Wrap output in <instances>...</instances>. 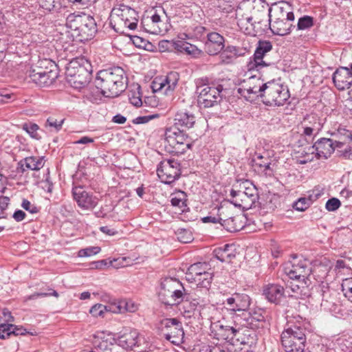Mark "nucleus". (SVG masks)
Instances as JSON below:
<instances>
[{
    "mask_svg": "<svg viewBox=\"0 0 352 352\" xmlns=\"http://www.w3.org/2000/svg\"><path fill=\"white\" fill-rule=\"evenodd\" d=\"M285 273L290 279L298 283L291 285V289L296 297L305 298L311 295L312 265L309 260L302 256H294L285 267Z\"/></svg>",
    "mask_w": 352,
    "mask_h": 352,
    "instance_id": "f257e3e1",
    "label": "nucleus"
},
{
    "mask_svg": "<svg viewBox=\"0 0 352 352\" xmlns=\"http://www.w3.org/2000/svg\"><path fill=\"white\" fill-rule=\"evenodd\" d=\"M95 82L105 97L113 98L124 91L127 77L122 68L116 67L100 70L97 74Z\"/></svg>",
    "mask_w": 352,
    "mask_h": 352,
    "instance_id": "f03ea898",
    "label": "nucleus"
},
{
    "mask_svg": "<svg viewBox=\"0 0 352 352\" xmlns=\"http://www.w3.org/2000/svg\"><path fill=\"white\" fill-rule=\"evenodd\" d=\"M306 329L300 324L288 322L281 333V344L285 352H303L306 343Z\"/></svg>",
    "mask_w": 352,
    "mask_h": 352,
    "instance_id": "7ed1b4c3",
    "label": "nucleus"
},
{
    "mask_svg": "<svg viewBox=\"0 0 352 352\" xmlns=\"http://www.w3.org/2000/svg\"><path fill=\"white\" fill-rule=\"evenodd\" d=\"M38 64L39 65L30 70L28 74L30 80L39 87L50 86L58 77L56 65L47 59L39 61Z\"/></svg>",
    "mask_w": 352,
    "mask_h": 352,
    "instance_id": "20e7f679",
    "label": "nucleus"
},
{
    "mask_svg": "<svg viewBox=\"0 0 352 352\" xmlns=\"http://www.w3.org/2000/svg\"><path fill=\"white\" fill-rule=\"evenodd\" d=\"M241 189L230 190L231 203L243 210L252 208L258 199V191L256 186L249 180H245L241 184Z\"/></svg>",
    "mask_w": 352,
    "mask_h": 352,
    "instance_id": "39448f33",
    "label": "nucleus"
},
{
    "mask_svg": "<svg viewBox=\"0 0 352 352\" xmlns=\"http://www.w3.org/2000/svg\"><path fill=\"white\" fill-rule=\"evenodd\" d=\"M206 80L201 78L197 81L196 93L198 94V104L204 108H210L219 104L222 100L223 86H210L205 82Z\"/></svg>",
    "mask_w": 352,
    "mask_h": 352,
    "instance_id": "423d86ee",
    "label": "nucleus"
},
{
    "mask_svg": "<svg viewBox=\"0 0 352 352\" xmlns=\"http://www.w3.org/2000/svg\"><path fill=\"white\" fill-rule=\"evenodd\" d=\"M157 328L165 339L173 344L179 346L184 342V331L177 318H164L157 323Z\"/></svg>",
    "mask_w": 352,
    "mask_h": 352,
    "instance_id": "0eeeda50",
    "label": "nucleus"
},
{
    "mask_svg": "<svg viewBox=\"0 0 352 352\" xmlns=\"http://www.w3.org/2000/svg\"><path fill=\"white\" fill-rule=\"evenodd\" d=\"M290 97L287 86L274 80L267 82L266 88L262 96L264 104L268 106H283Z\"/></svg>",
    "mask_w": 352,
    "mask_h": 352,
    "instance_id": "6e6552de",
    "label": "nucleus"
},
{
    "mask_svg": "<svg viewBox=\"0 0 352 352\" xmlns=\"http://www.w3.org/2000/svg\"><path fill=\"white\" fill-rule=\"evenodd\" d=\"M165 139L177 154H184L192 145L188 136L177 126H171L165 131Z\"/></svg>",
    "mask_w": 352,
    "mask_h": 352,
    "instance_id": "1a4fd4ad",
    "label": "nucleus"
},
{
    "mask_svg": "<svg viewBox=\"0 0 352 352\" xmlns=\"http://www.w3.org/2000/svg\"><path fill=\"white\" fill-rule=\"evenodd\" d=\"M157 174L162 183L170 184L181 175L179 162L175 159H166L157 165Z\"/></svg>",
    "mask_w": 352,
    "mask_h": 352,
    "instance_id": "9d476101",
    "label": "nucleus"
},
{
    "mask_svg": "<svg viewBox=\"0 0 352 352\" xmlns=\"http://www.w3.org/2000/svg\"><path fill=\"white\" fill-rule=\"evenodd\" d=\"M266 85L267 82L264 83L259 77L252 76L240 85L238 93L247 100L252 101L256 98H262Z\"/></svg>",
    "mask_w": 352,
    "mask_h": 352,
    "instance_id": "9b49d317",
    "label": "nucleus"
},
{
    "mask_svg": "<svg viewBox=\"0 0 352 352\" xmlns=\"http://www.w3.org/2000/svg\"><path fill=\"white\" fill-rule=\"evenodd\" d=\"M161 289L170 294V301L164 302L166 305H178L188 298V291L177 278H166L161 283Z\"/></svg>",
    "mask_w": 352,
    "mask_h": 352,
    "instance_id": "f8f14e48",
    "label": "nucleus"
},
{
    "mask_svg": "<svg viewBox=\"0 0 352 352\" xmlns=\"http://www.w3.org/2000/svg\"><path fill=\"white\" fill-rule=\"evenodd\" d=\"M234 318V326L224 325L220 322L212 324L210 327V336L214 339L225 340L232 344L234 336H237L239 333L238 323L241 319V316L236 315Z\"/></svg>",
    "mask_w": 352,
    "mask_h": 352,
    "instance_id": "ddd939ff",
    "label": "nucleus"
},
{
    "mask_svg": "<svg viewBox=\"0 0 352 352\" xmlns=\"http://www.w3.org/2000/svg\"><path fill=\"white\" fill-rule=\"evenodd\" d=\"M131 7L120 4L112 10L113 22L111 24L116 32L125 33V30H132V14Z\"/></svg>",
    "mask_w": 352,
    "mask_h": 352,
    "instance_id": "4468645a",
    "label": "nucleus"
},
{
    "mask_svg": "<svg viewBox=\"0 0 352 352\" xmlns=\"http://www.w3.org/2000/svg\"><path fill=\"white\" fill-rule=\"evenodd\" d=\"M74 17V30L78 31V35L80 36L81 40H89L93 38L97 32V25L94 17L89 15L69 16L67 20Z\"/></svg>",
    "mask_w": 352,
    "mask_h": 352,
    "instance_id": "2eb2a0df",
    "label": "nucleus"
},
{
    "mask_svg": "<svg viewBox=\"0 0 352 352\" xmlns=\"http://www.w3.org/2000/svg\"><path fill=\"white\" fill-rule=\"evenodd\" d=\"M272 49V45L270 41H259L253 56L250 58L247 64L248 71H257L261 72L265 67L270 66V63H267L263 60V57L265 54L271 51Z\"/></svg>",
    "mask_w": 352,
    "mask_h": 352,
    "instance_id": "dca6fc26",
    "label": "nucleus"
},
{
    "mask_svg": "<svg viewBox=\"0 0 352 352\" xmlns=\"http://www.w3.org/2000/svg\"><path fill=\"white\" fill-rule=\"evenodd\" d=\"M179 75L177 72H170L166 76H157L152 81L153 92L164 91L165 95H171L177 86Z\"/></svg>",
    "mask_w": 352,
    "mask_h": 352,
    "instance_id": "f3484780",
    "label": "nucleus"
},
{
    "mask_svg": "<svg viewBox=\"0 0 352 352\" xmlns=\"http://www.w3.org/2000/svg\"><path fill=\"white\" fill-rule=\"evenodd\" d=\"M252 300L249 295L245 293L235 292L228 297L223 302L225 307L232 314L243 312L250 310Z\"/></svg>",
    "mask_w": 352,
    "mask_h": 352,
    "instance_id": "a211bd4d",
    "label": "nucleus"
},
{
    "mask_svg": "<svg viewBox=\"0 0 352 352\" xmlns=\"http://www.w3.org/2000/svg\"><path fill=\"white\" fill-rule=\"evenodd\" d=\"M72 195L78 206L82 210H91L98 204V199L92 192L87 191L82 186L74 187Z\"/></svg>",
    "mask_w": 352,
    "mask_h": 352,
    "instance_id": "6ab92c4d",
    "label": "nucleus"
},
{
    "mask_svg": "<svg viewBox=\"0 0 352 352\" xmlns=\"http://www.w3.org/2000/svg\"><path fill=\"white\" fill-rule=\"evenodd\" d=\"M323 120L317 114L307 115L302 122V134L306 137L317 135L323 127Z\"/></svg>",
    "mask_w": 352,
    "mask_h": 352,
    "instance_id": "aec40b11",
    "label": "nucleus"
},
{
    "mask_svg": "<svg viewBox=\"0 0 352 352\" xmlns=\"http://www.w3.org/2000/svg\"><path fill=\"white\" fill-rule=\"evenodd\" d=\"M136 87L138 96H133V107H135L137 109L142 108L139 111L140 113H144V115L151 113L147 108L151 109L157 106L158 102L157 101L155 96H152L145 97L144 101H142L140 85L139 84L133 83V87Z\"/></svg>",
    "mask_w": 352,
    "mask_h": 352,
    "instance_id": "412c9836",
    "label": "nucleus"
},
{
    "mask_svg": "<svg viewBox=\"0 0 352 352\" xmlns=\"http://www.w3.org/2000/svg\"><path fill=\"white\" fill-rule=\"evenodd\" d=\"M204 45L205 51L208 54L217 55L225 47V38L218 32H210L207 34V40L205 41Z\"/></svg>",
    "mask_w": 352,
    "mask_h": 352,
    "instance_id": "4be33fe9",
    "label": "nucleus"
},
{
    "mask_svg": "<svg viewBox=\"0 0 352 352\" xmlns=\"http://www.w3.org/2000/svg\"><path fill=\"white\" fill-rule=\"evenodd\" d=\"M263 311L258 309V311H253L243 312V317L238 323L239 326H242L249 329H257L262 326V323L265 322V316H263Z\"/></svg>",
    "mask_w": 352,
    "mask_h": 352,
    "instance_id": "5701e85b",
    "label": "nucleus"
},
{
    "mask_svg": "<svg viewBox=\"0 0 352 352\" xmlns=\"http://www.w3.org/2000/svg\"><path fill=\"white\" fill-rule=\"evenodd\" d=\"M332 80L338 89H349L352 85L351 70L347 67H340L333 74Z\"/></svg>",
    "mask_w": 352,
    "mask_h": 352,
    "instance_id": "b1692460",
    "label": "nucleus"
},
{
    "mask_svg": "<svg viewBox=\"0 0 352 352\" xmlns=\"http://www.w3.org/2000/svg\"><path fill=\"white\" fill-rule=\"evenodd\" d=\"M151 16H147L146 18H143L142 23L144 26H148L149 19L151 24L150 25L151 28L149 30L146 29L148 32L154 34H161L166 32L167 28L164 26V22L161 19V16L157 13V10L152 9L150 11Z\"/></svg>",
    "mask_w": 352,
    "mask_h": 352,
    "instance_id": "393cba45",
    "label": "nucleus"
},
{
    "mask_svg": "<svg viewBox=\"0 0 352 352\" xmlns=\"http://www.w3.org/2000/svg\"><path fill=\"white\" fill-rule=\"evenodd\" d=\"M268 16L270 22H272V16L274 19L280 18V19L294 20V14L290 11V6L285 2H280L270 8Z\"/></svg>",
    "mask_w": 352,
    "mask_h": 352,
    "instance_id": "a878e982",
    "label": "nucleus"
},
{
    "mask_svg": "<svg viewBox=\"0 0 352 352\" xmlns=\"http://www.w3.org/2000/svg\"><path fill=\"white\" fill-rule=\"evenodd\" d=\"M312 148L318 158L327 159L335 151L333 142L329 138H320L315 142Z\"/></svg>",
    "mask_w": 352,
    "mask_h": 352,
    "instance_id": "bb28decb",
    "label": "nucleus"
},
{
    "mask_svg": "<svg viewBox=\"0 0 352 352\" xmlns=\"http://www.w3.org/2000/svg\"><path fill=\"white\" fill-rule=\"evenodd\" d=\"M263 295L270 302L276 305L280 304L285 296V289L283 286L278 284H269L263 289Z\"/></svg>",
    "mask_w": 352,
    "mask_h": 352,
    "instance_id": "cd10ccee",
    "label": "nucleus"
},
{
    "mask_svg": "<svg viewBox=\"0 0 352 352\" xmlns=\"http://www.w3.org/2000/svg\"><path fill=\"white\" fill-rule=\"evenodd\" d=\"M294 20L286 19H280V18L272 19V23L269 21V26L274 34L278 36H285L289 34L292 28H295L291 22Z\"/></svg>",
    "mask_w": 352,
    "mask_h": 352,
    "instance_id": "c85d7f7f",
    "label": "nucleus"
},
{
    "mask_svg": "<svg viewBox=\"0 0 352 352\" xmlns=\"http://www.w3.org/2000/svg\"><path fill=\"white\" fill-rule=\"evenodd\" d=\"M214 257L221 262L229 263L233 259L235 254V248L233 244H225L215 248L213 251Z\"/></svg>",
    "mask_w": 352,
    "mask_h": 352,
    "instance_id": "c756f323",
    "label": "nucleus"
},
{
    "mask_svg": "<svg viewBox=\"0 0 352 352\" xmlns=\"http://www.w3.org/2000/svg\"><path fill=\"white\" fill-rule=\"evenodd\" d=\"M18 165L22 173H24L27 169L38 170L44 166L43 157H27L21 160Z\"/></svg>",
    "mask_w": 352,
    "mask_h": 352,
    "instance_id": "7c9ffc66",
    "label": "nucleus"
},
{
    "mask_svg": "<svg viewBox=\"0 0 352 352\" xmlns=\"http://www.w3.org/2000/svg\"><path fill=\"white\" fill-rule=\"evenodd\" d=\"M175 125L178 128L190 129L195 123V117L192 113L187 111H178L175 116Z\"/></svg>",
    "mask_w": 352,
    "mask_h": 352,
    "instance_id": "2f4dec72",
    "label": "nucleus"
},
{
    "mask_svg": "<svg viewBox=\"0 0 352 352\" xmlns=\"http://www.w3.org/2000/svg\"><path fill=\"white\" fill-rule=\"evenodd\" d=\"M175 49L180 52H184L193 58H198L203 54L202 50L196 45L186 41H177L174 43Z\"/></svg>",
    "mask_w": 352,
    "mask_h": 352,
    "instance_id": "473e14b6",
    "label": "nucleus"
},
{
    "mask_svg": "<svg viewBox=\"0 0 352 352\" xmlns=\"http://www.w3.org/2000/svg\"><path fill=\"white\" fill-rule=\"evenodd\" d=\"M271 160L267 155H263L260 153H255L252 162V166L259 173L267 174V170L270 169Z\"/></svg>",
    "mask_w": 352,
    "mask_h": 352,
    "instance_id": "72a5a7b5",
    "label": "nucleus"
},
{
    "mask_svg": "<svg viewBox=\"0 0 352 352\" xmlns=\"http://www.w3.org/2000/svg\"><path fill=\"white\" fill-rule=\"evenodd\" d=\"M170 203L173 207H177L182 212L186 211L187 206V195L182 190H177L170 194Z\"/></svg>",
    "mask_w": 352,
    "mask_h": 352,
    "instance_id": "f704fd0d",
    "label": "nucleus"
},
{
    "mask_svg": "<svg viewBox=\"0 0 352 352\" xmlns=\"http://www.w3.org/2000/svg\"><path fill=\"white\" fill-rule=\"evenodd\" d=\"M242 326H239V333L234 336L232 345H244L250 346L253 344L254 339L251 336L250 330H243Z\"/></svg>",
    "mask_w": 352,
    "mask_h": 352,
    "instance_id": "c9c22d12",
    "label": "nucleus"
},
{
    "mask_svg": "<svg viewBox=\"0 0 352 352\" xmlns=\"http://www.w3.org/2000/svg\"><path fill=\"white\" fill-rule=\"evenodd\" d=\"M199 305L198 300H190L188 298L182 303L179 310L184 318H190L195 314Z\"/></svg>",
    "mask_w": 352,
    "mask_h": 352,
    "instance_id": "e433bc0d",
    "label": "nucleus"
},
{
    "mask_svg": "<svg viewBox=\"0 0 352 352\" xmlns=\"http://www.w3.org/2000/svg\"><path fill=\"white\" fill-rule=\"evenodd\" d=\"M241 217L239 215L233 216L220 223L221 227L230 232H238L243 227L241 222Z\"/></svg>",
    "mask_w": 352,
    "mask_h": 352,
    "instance_id": "4c0bfd02",
    "label": "nucleus"
},
{
    "mask_svg": "<svg viewBox=\"0 0 352 352\" xmlns=\"http://www.w3.org/2000/svg\"><path fill=\"white\" fill-rule=\"evenodd\" d=\"M322 296L321 307L327 311L336 312L338 305L330 290L323 291Z\"/></svg>",
    "mask_w": 352,
    "mask_h": 352,
    "instance_id": "58836bf2",
    "label": "nucleus"
},
{
    "mask_svg": "<svg viewBox=\"0 0 352 352\" xmlns=\"http://www.w3.org/2000/svg\"><path fill=\"white\" fill-rule=\"evenodd\" d=\"M232 204V203H231V200L229 201H224L221 203L219 206L213 210V211L217 210L219 223L226 219L233 217Z\"/></svg>",
    "mask_w": 352,
    "mask_h": 352,
    "instance_id": "ea45409f",
    "label": "nucleus"
},
{
    "mask_svg": "<svg viewBox=\"0 0 352 352\" xmlns=\"http://www.w3.org/2000/svg\"><path fill=\"white\" fill-rule=\"evenodd\" d=\"M120 33L121 35L118 38L117 42L120 51L125 55H131V45H132V34L126 32Z\"/></svg>",
    "mask_w": 352,
    "mask_h": 352,
    "instance_id": "a19ab883",
    "label": "nucleus"
},
{
    "mask_svg": "<svg viewBox=\"0 0 352 352\" xmlns=\"http://www.w3.org/2000/svg\"><path fill=\"white\" fill-rule=\"evenodd\" d=\"M210 266L209 263L206 262H198L192 264L188 269V275L191 278H195L201 276V274H206L210 272Z\"/></svg>",
    "mask_w": 352,
    "mask_h": 352,
    "instance_id": "79ce46f5",
    "label": "nucleus"
},
{
    "mask_svg": "<svg viewBox=\"0 0 352 352\" xmlns=\"http://www.w3.org/2000/svg\"><path fill=\"white\" fill-rule=\"evenodd\" d=\"M65 0H39L40 6L48 12H59L65 8Z\"/></svg>",
    "mask_w": 352,
    "mask_h": 352,
    "instance_id": "37998d69",
    "label": "nucleus"
},
{
    "mask_svg": "<svg viewBox=\"0 0 352 352\" xmlns=\"http://www.w3.org/2000/svg\"><path fill=\"white\" fill-rule=\"evenodd\" d=\"M212 277V273L209 272L206 274H201V276L195 278H191V279L193 280L198 287L208 290L211 286Z\"/></svg>",
    "mask_w": 352,
    "mask_h": 352,
    "instance_id": "c03bdc74",
    "label": "nucleus"
},
{
    "mask_svg": "<svg viewBox=\"0 0 352 352\" xmlns=\"http://www.w3.org/2000/svg\"><path fill=\"white\" fill-rule=\"evenodd\" d=\"M87 70L80 65L77 60H73L70 61L66 69V74L67 76H74L76 75L87 74Z\"/></svg>",
    "mask_w": 352,
    "mask_h": 352,
    "instance_id": "a18cd8bd",
    "label": "nucleus"
},
{
    "mask_svg": "<svg viewBox=\"0 0 352 352\" xmlns=\"http://www.w3.org/2000/svg\"><path fill=\"white\" fill-rule=\"evenodd\" d=\"M344 340L342 338H338L331 341H328L326 343L327 346V352H345L346 346L345 345Z\"/></svg>",
    "mask_w": 352,
    "mask_h": 352,
    "instance_id": "49530a36",
    "label": "nucleus"
},
{
    "mask_svg": "<svg viewBox=\"0 0 352 352\" xmlns=\"http://www.w3.org/2000/svg\"><path fill=\"white\" fill-rule=\"evenodd\" d=\"M22 129L26 131L32 138L36 140L41 139V136L38 132L40 129L38 124L32 122H25L23 124Z\"/></svg>",
    "mask_w": 352,
    "mask_h": 352,
    "instance_id": "de8ad7c7",
    "label": "nucleus"
},
{
    "mask_svg": "<svg viewBox=\"0 0 352 352\" xmlns=\"http://www.w3.org/2000/svg\"><path fill=\"white\" fill-rule=\"evenodd\" d=\"M341 289L344 296L352 302V277L342 280Z\"/></svg>",
    "mask_w": 352,
    "mask_h": 352,
    "instance_id": "09e8293b",
    "label": "nucleus"
},
{
    "mask_svg": "<svg viewBox=\"0 0 352 352\" xmlns=\"http://www.w3.org/2000/svg\"><path fill=\"white\" fill-rule=\"evenodd\" d=\"M88 72H87V74L83 75H76L74 76H70L71 79H69V82L73 83L74 87L76 88H81L82 87L85 86L88 80Z\"/></svg>",
    "mask_w": 352,
    "mask_h": 352,
    "instance_id": "8fccbe9b",
    "label": "nucleus"
},
{
    "mask_svg": "<svg viewBox=\"0 0 352 352\" xmlns=\"http://www.w3.org/2000/svg\"><path fill=\"white\" fill-rule=\"evenodd\" d=\"M314 25V19L310 16H303L300 17L297 23L298 30H305L311 28Z\"/></svg>",
    "mask_w": 352,
    "mask_h": 352,
    "instance_id": "3c124183",
    "label": "nucleus"
},
{
    "mask_svg": "<svg viewBox=\"0 0 352 352\" xmlns=\"http://www.w3.org/2000/svg\"><path fill=\"white\" fill-rule=\"evenodd\" d=\"M41 188L47 192L52 193L54 188V184L50 177L49 168L43 175V179L41 181Z\"/></svg>",
    "mask_w": 352,
    "mask_h": 352,
    "instance_id": "603ef678",
    "label": "nucleus"
},
{
    "mask_svg": "<svg viewBox=\"0 0 352 352\" xmlns=\"http://www.w3.org/2000/svg\"><path fill=\"white\" fill-rule=\"evenodd\" d=\"M311 205V201L307 197H300L294 202L292 207L297 211L303 212Z\"/></svg>",
    "mask_w": 352,
    "mask_h": 352,
    "instance_id": "864d4df0",
    "label": "nucleus"
},
{
    "mask_svg": "<svg viewBox=\"0 0 352 352\" xmlns=\"http://www.w3.org/2000/svg\"><path fill=\"white\" fill-rule=\"evenodd\" d=\"M110 309L108 307L102 304H96L92 306L89 310L90 314L94 317L103 316V314L109 311Z\"/></svg>",
    "mask_w": 352,
    "mask_h": 352,
    "instance_id": "5fc2aeb1",
    "label": "nucleus"
},
{
    "mask_svg": "<svg viewBox=\"0 0 352 352\" xmlns=\"http://www.w3.org/2000/svg\"><path fill=\"white\" fill-rule=\"evenodd\" d=\"M178 240L183 243H188L192 240V235L190 231L186 229H179L177 232Z\"/></svg>",
    "mask_w": 352,
    "mask_h": 352,
    "instance_id": "6e6d98bb",
    "label": "nucleus"
},
{
    "mask_svg": "<svg viewBox=\"0 0 352 352\" xmlns=\"http://www.w3.org/2000/svg\"><path fill=\"white\" fill-rule=\"evenodd\" d=\"M158 113H148L146 115L139 116L133 119V124H142L148 123L150 120L159 118Z\"/></svg>",
    "mask_w": 352,
    "mask_h": 352,
    "instance_id": "4d7b16f0",
    "label": "nucleus"
},
{
    "mask_svg": "<svg viewBox=\"0 0 352 352\" xmlns=\"http://www.w3.org/2000/svg\"><path fill=\"white\" fill-rule=\"evenodd\" d=\"M100 252V248L98 246H91L87 248L81 249L78 251V256L80 257H88L97 254Z\"/></svg>",
    "mask_w": 352,
    "mask_h": 352,
    "instance_id": "13d9d810",
    "label": "nucleus"
},
{
    "mask_svg": "<svg viewBox=\"0 0 352 352\" xmlns=\"http://www.w3.org/2000/svg\"><path fill=\"white\" fill-rule=\"evenodd\" d=\"M131 259L129 257H119L113 259L111 265L115 268L124 267L131 265Z\"/></svg>",
    "mask_w": 352,
    "mask_h": 352,
    "instance_id": "bf43d9fd",
    "label": "nucleus"
},
{
    "mask_svg": "<svg viewBox=\"0 0 352 352\" xmlns=\"http://www.w3.org/2000/svg\"><path fill=\"white\" fill-rule=\"evenodd\" d=\"M14 324L9 323H3L0 324V338L5 340L12 335V327Z\"/></svg>",
    "mask_w": 352,
    "mask_h": 352,
    "instance_id": "052dcab7",
    "label": "nucleus"
},
{
    "mask_svg": "<svg viewBox=\"0 0 352 352\" xmlns=\"http://www.w3.org/2000/svg\"><path fill=\"white\" fill-rule=\"evenodd\" d=\"M65 119L58 120L57 119L50 117L47 119L45 126L53 127L56 131H59L62 129Z\"/></svg>",
    "mask_w": 352,
    "mask_h": 352,
    "instance_id": "680f3d73",
    "label": "nucleus"
},
{
    "mask_svg": "<svg viewBox=\"0 0 352 352\" xmlns=\"http://www.w3.org/2000/svg\"><path fill=\"white\" fill-rule=\"evenodd\" d=\"M341 206L340 201L336 197L327 200L325 204V208L327 211L333 212L338 210Z\"/></svg>",
    "mask_w": 352,
    "mask_h": 352,
    "instance_id": "e2e57ef3",
    "label": "nucleus"
},
{
    "mask_svg": "<svg viewBox=\"0 0 352 352\" xmlns=\"http://www.w3.org/2000/svg\"><path fill=\"white\" fill-rule=\"evenodd\" d=\"M137 195L144 201H148L151 199L149 189L145 187L143 184L135 189Z\"/></svg>",
    "mask_w": 352,
    "mask_h": 352,
    "instance_id": "0e129e2a",
    "label": "nucleus"
},
{
    "mask_svg": "<svg viewBox=\"0 0 352 352\" xmlns=\"http://www.w3.org/2000/svg\"><path fill=\"white\" fill-rule=\"evenodd\" d=\"M118 344L127 351L132 350L131 339L127 338L126 336H121L118 338Z\"/></svg>",
    "mask_w": 352,
    "mask_h": 352,
    "instance_id": "69168bd1",
    "label": "nucleus"
},
{
    "mask_svg": "<svg viewBox=\"0 0 352 352\" xmlns=\"http://www.w3.org/2000/svg\"><path fill=\"white\" fill-rule=\"evenodd\" d=\"M323 189L319 186L315 187L311 192H309L307 198L311 201V204L316 201L323 195Z\"/></svg>",
    "mask_w": 352,
    "mask_h": 352,
    "instance_id": "338daca9",
    "label": "nucleus"
},
{
    "mask_svg": "<svg viewBox=\"0 0 352 352\" xmlns=\"http://www.w3.org/2000/svg\"><path fill=\"white\" fill-rule=\"evenodd\" d=\"M150 45L151 43L148 41L138 36L133 35V45H135L136 47L146 50L147 46Z\"/></svg>",
    "mask_w": 352,
    "mask_h": 352,
    "instance_id": "774afa93",
    "label": "nucleus"
}]
</instances>
